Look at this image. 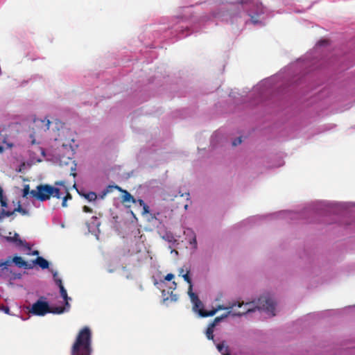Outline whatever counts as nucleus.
Listing matches in <instances>:
<instances>
[{"instance_id":"nucleus-1","label":"nucleus","mask_w":355,"mask_h":355,"mask_svg":"<svg viewBox=\"0 0 355 355\" xmlns=\"http://www.w3.org/2000/svg\"><path fill=\"white\" fill-rule=\"evenodd\" d=\"M243 304L240 309L241 311H236V308L232 311V316H241L250 312H254L256 309L259 311H263L267 313L270 316L272 317L275 315V303L272 299L268 296H261L257 301H252L250 302L244 303L243 302H240Z\"/></svg>"},{"instance_id":"nucleus-2","label":"nucleus","mask_w":355,"mask_h":355,"mask_svg":"<svg viewBox=\"0 0 355 355\" xmlns=\"http://www.w3.org/2000/svg\"><path fill=\"white\" fill-rule=\"evenodd\" d=\"M92 331L88 327L81 329L71 345L70 355H92Z\"/></svg>"},{"instance_id":"nucleus-3","label":"nucleus","mask_w":355,"mask_h":355,"mask_svg":"<svg viewBox=\"0 0 355 355\" xmlns=\"http://www.w3.org/2000/svg\"><path fill=\"white\" fill-rule=\"evenodd\" d=\"M241 3L246 9L248 16L251 18L252 23L257 24L259 21L257 17L264 12V8L261 3L258 0H241Z\"/></svg>"},{"instance_id":"nucleus-4","label":"nucleus","mask_w":355,"mask_h":355,"mask_svg":"<svg viewBox=\"0 0 355 355\" xmlns=\"http://www.w3.org/2000/svg\"><path fill=\"white\" fill-rule=\"evenodd\" d=\"M242 305H243V304H241L239 301H237V302H230L227 306L218 305L216 309H214L209 311H205L203 309V305L196 309H193V311L195 312H198V314L201 317H209V316L214 315L216 314V313L219 310H226L227 312L229 311H233L234 308H236V307L241 308L242 306Z\"/></svg>"},{"instance_id":"nucleus-5","label":"nucleus","mask_w":355,"mask_h":355,"mask_svg":"<svg viewBox=\"0 0 355 355\" xmlns=\"http://www.w3.org/2000/svg\"><path fill=\"white\" fill-rule=\"evenodd\" d=\"M53 186L49 184H40L37 186L36 189L31 190V196L44 202L50 199L52 196Z\"/></svg>"},{"instance_id":"nucleus-6","label":"nucleus","mask_w":355,"mask_h":355,"mask_svg":"<svg viewBox=\"0 0 355 355\" xmlns=\"http://www.w3.org/2000/svg\"><path fill=\"white\" fill-rule=\"evenodd\" d=\"M182 277L189 284L188 288V295L190 297L191 301L193 303V309H196L200 306H202V303L199 299L198 296L193 292V285L191 282V279L189 277V271L187 270V272L182 275Z\"/></svg>"},{"instance_id":"nucleus-7","label":"nucleus","mask_w":355,"mask_h":355,"mask_svg":"<svg viewBox=\"0 0 355 355\" xmlns=\"http://www.w3.org/2000/svg\"><path fill=\"white\" fill-rule=\"evenodd\" d=\"M29 312L35 315L43 316L50 312V306L47 302L38 300L32 305Z\"/></svg>"},{"instance_id":"nucleus-8","label":"nucleus","mask_w":355,"mask_h":355,"mask_svg":"<svg viewBox=\"0 0 355 355\" xmlns=\"http://www.w3.org/2000/svg\"><path fill=\"white\" fill-rule=\"evenodd\" d=\"M114 187L122 193L121 202L125 207H130V203L137 202V200L128 191L122 189L117 185Z\"/></svg>"},{"instance_id":"nucleus-9","label":"nucleus","mask_w":355,"mask_h":355,"mask_svg":"<svg viewBox=\"0 0 355 355\" xmlns=\"http://www.w3.org/2000/svg\"><path fill=\"white\" fill-rule=\"evenodd\" d=\"M17 207L13 209V211H10V210H6L3 209L2 214L5 216H12L15 212H19L23 216H27L29 214V212L26 209H24L21 207L20 201L17 200L16 202Z\"/></svg>"},{"instance_id":"nucleus-10","label":"nucleus","mask_w":355,"mask_h":355,"mask_svg":"<svg viewBox=\"0 0 355 355\" xmlns=\"http://www.w3.org/2000/svg\"><path fill=\"white\" fill-rule=\"evenodd\" d=\"M6 239L8 242L14 243L16 246H24L27 250H30L31 247L28 245L26 241H22L17 233H15L13 236H7Z\"/></svg>"},{"instance_id":"nucleus-11","label":"nucleus","mask_w":355,"mask_h":355,"mask_svg":"<svg viewBox=\"0 0 355 355\" xmlns=\"http://www.w3.org/2000/svg\"><path fill=\"white\" fill-rule=\"evenodd\" d=\"M12 261L18 268H23L25 269H31L33 268V263H28L27 261H24L21 257L19 256L13 257Z\"/></svg>"},{"instance_id":"nucleus-12","label":"nucleus","mask_w":355,"mask_h":355,"mask_svg":"<svg viewBox=\"0 0 355 355\" xmlns=\"http://www.w3.org/2000/svg\"><path fill=\"white\" fill-rule=\"evenodd\" d=\"M55 284L58 286V287L60 288V293L61 296L62 297V298L64 300L65 306H67L68 308H69L70 305L69 303V300H70L71 298L68 296L67 290L64 288V287L62 284V280L61 279H55Z\"/></svg>"},{"instance_id":"nucleus-13","label":"nucleus","mask_w":355,"mask_h":355,"mask_svg":"<svg viewBox=\"0 0 355 355\" xmlns=\"http://www.w3.org/2000/svg\"><path fill=\"white\" fill-rule=\"evenodd\" d=\"M34 123L36 127H38L41 130L46 132L49 129L51 121L49 119L44 120H34Z\"/></svg>"},{"instance_id":"nucleus-14","label":"nucleus","mask_w":355,"mask_h":355,"mask_svg":"<svg viewBox=\"0 0 355 355\" xmlns=\"http://www.w3.org/2000/svg\"><path fill=\"white\" fill-rule=\"evenodd\" d=\"M33 266L35 264L38 265L42 269H46L49 268V263L48 261L44 259L42 257H38L35 261L32 263Z\"/></svg>"},{"instance_id":"nucleus-15","label":"nucleus","mask_w":355,"mask_h":355,"mask_svg":"<svg viewBox=\"0 0 355 355\" xmlns=\"http://www.w3.org/2000/svg\"><path fill=\"white\" fill-rule=\"evenodd\" d=\"M232 314V311H229L227 312H226L225 313L223 314L221 316H219V317H216L214 318V320H213V322L211 323H210L209 324L213 327H215L216 325L221 322L224 318H226L227 316L230 315Z\"/></svg>"},{"instance_id":"nucleus-16","label":"nucleus","mask_w":355,"mask_h":355,"mask_svg":"<svg viewBox=\"0 0 355 355\" xmlns=\"http://www.w3.org/2000/svg\"><path fill=\"white\" fill-rule=\"evenodd\" d=\"M12 263H14L13 261H12V257H8L5 261L1 260L0 261V267L1 268V270L2 271L8 270V266H10L12 265Z\"/></svg>"},{"instance_id":"nucleus-17","label":"nucleus","mask_w":355,"mask_h":355,"mask_svg":"<svg viewBox=\"0 0 355 355\" xmlns=\"http://www.w3.org/2000/svg\"><path fill=\"white\" fill-rule=\"evenodd\" d=\"M69 308L67 306H57V307H50V312L53 314H61L63 313L65 311H68Z\"/></svg>"},{"instance_id":"nucleus-18","label":"nucleus","mask_w":355,"mask_h":355,"mask_svg":"<svg viewBox=\"0 0 355 355\" xmlns=\"http://www.w3.org/2000/svg\"><path fill=\"white\" fill-rule=\"evenodd\" d=\"M214 327H213L210 324H209V326L206 330V332H205L207 339L214 340Z\"/></svg>"},{"instance_id":"nucleus-19","label":"nucleus","mask_w":355,"mask_h":355,"mask_svg":"<svg viewBox=\"0 0 355 355\" xmlns=\"http://www.w3.org/2000/svg\"><path fill=\"white\" fill-rule=\"evenodd\" d=\"M83 196L89 201H94L97 198V195L95 192L90 191L87 193L83 194Z\"/></svg>"},{"instance_id":"nucleus-20","label":"nucleus","mask_w":355,"mask_h":355,"mask_svg":"<svg viewBox=\"0 0 355 355\" xmlns=\"http://www.w3.org/2000/svg\"><path fill=\"white\" fill-rule=\"evenodd\" d=\"M30 191V186L28 184H25L24 186L23 190H22V196L24 198H27L28 194H31Z\"/></svg>"},{"instance_id":"nucleus-21","label":"nucleus","mask_w":355,"mask_h":355,"mask_svg":"<svg viewBox=\"0 0 355 355\" xmlns=\"http://www.w3.org/2000/svg\"><path fill=\"white\" fill-rule=\"evenodd\" d=\"M51 196L55 197L57 198H60L61 196H60V189L53 187V191H52V196Z\"/></svg>"},{"instance_id":"nucleus-22","label":"nucleus","mask_w":355,"mask_h":355,"mask_svg":"<svg viewBox=\"0 0 355 355\" xmlns=\"http://www.w3.org/2000/svg\"><path fill=\"white\" fill-rule=\"evenodd\" d=\"M0 203L1 207L3 208H6L8 207L6 199L3 198V195L0 197Z\"/></svg>"},{"instance_id":"nucleus-23","label":"nucleus","mask_w":355,"mask_h":355,"mask_svg":"<svg viewBox=\"0 0 355 355\" xmlns=\"http://www.w3.org/2000/svg\"><path fill=\"white\" fill-rule=\"evenodd\" d=\"M0 311H3L6 314H10V308L8 306H0Z\"/></svg>"},{"instance_id":"nucleus-24","label":"nucleus","mask_w":355,"mask_h":355,"mask_svg":"<svg viewBox=\"0 0 355 355\" xmlns=\"http://www.w3.org/2000/svg\"><path fill=\"white\" fill-rule=\"evenodd\" d=\"M241 142H242L241 137H238V138H236V139H234V140L233 141V142H232V145H233L234 146H238V145L241 144Z\"/></svg>"},{"instance_id":"nucleus-25","label":"nucleus","mask_w":355,"mask_h":355,"mask_svg":"<svg viewBox=\"0 0 355 355\" xmlns=\"http://www.w3.org/2000/svg\"><path fill=\"white\" fill-rule=\"evenodd\" d=\"M173 277H174L173 274H172V273H168V274H167V275L165 276L164 279H165L166 281H168V282H169V281L172 280V279H173Z\"/></svg>"},{"instance_id":"nucleus-26","label":"nucleus","mask_w":355,"mask_h":355,"mask_svg":"<svg viewBox=\"0 0 355 355\" xmlns=\"http://www.w3.org/2000/svg\"><path fill=\"white\" fill-rule=\"evenodd\" d=\"M142 207H143V214H144L149 213V207L146 204H145Z\"/></svg>"},{"instance_id":"nucleus-27","label":"nucleus","mask_w":355,"mask_h":355,"mask_svg":"<svg viewBox=\"0 0 355 355\" xmlns=\"http://www.w3.org/2000/svg\"><path fill=\"white\" fill-rule=\"evenodd\" d=\"M83 209V211L86 212V213H92L93 211L92 209L87 206H84Z\"/></svg>"},{"instance_id":"nucleus-28","label":"nucleus","mask_w":355,"mask_h":355,"mask_svg":"<svg viewBox=\"0 0 355 355\" xmlns=\"http://www.w3.org/2000/svg\"><path fill=\"white\" fill-rule=\"evenodd\" d=\"M217 349L222 353L223 349L224 348V344L223 343H219L216 345Z\"/></svg>"},{"instance_id":"nucleus-29","label":"nucleus","mask_w":355,"mask_h":355,"mask_svg":"<svg viewBox=\"0 0 355 355\" xmlns=\"http://www.w3.org/2000/svg\"><path fill=\"white\" fill-rule=\"evenodd\" d=\"M171 301H176L178 300V295L176 294H173V292H171Z\"/></svg>"},{"instance_id":"nucleus-30","label":"nucleus","mask_w":355,"mask_h":355,"mask_svg":"<svg viewBox=\"0 0 355 355\" xmlns=\"http://www.w3.org/2000/svg\"><path fill=\"white\" fill-rule=\"evenodd\" d=\"M63 198H64L65 200H71L72 198V196L68 191H67V194Z\"/></svg>"},{"instance_id":"nucleus-31","label":"nucleus","mask_w":355,"mask_h":355,"mask_svg":"<svg viewBox=\"0 0 355 355\" xmlns=\"http://www.w3.org/2000/svg\"><path fill=\"white\" fill-rule=\"evenodd\" d=\"M179 193H180V196L181 197H183V196L185 195V196H187V200H189V193H187V192H185V193H181V192L180 191V192H179Z\"/></svg>"},{"instance_id":"nucleus-32","label":"nucleus","mask_w":355,"mask_h":355,"mask_svg":"<svg viewBox=\"0 0 355 355\" xmlns=\"http://www.w3.org/2000/svg\"><path fill=\"white\" fill-rule=\"evenodd\" d=\"M137 202H139V204L141 205V206H143L146 203L144 202V201L141 199H139L137 200Z\"/></svg>"},{"instance_id":"nucleus-33","label":"nucleus","mask_w":355,"mask_h":355,"mask_svg":"<svg viewBox=\"0 0 355 355\" xmlns=\"http://www.w3.org/2000/svg\"><path fill=\"white\" fill-rule=\"evenodd\" d=\"M67 200H65V199H64V198H63V199H62V206L63 207H66L67 206Z\"/></svg>"},{"instance_id":"nucleus-34","label":"nucleus","mask_w":355,"mask_h":355,"mask_svg":"<svg viewBox=\"0 0 355 355\" xmlns=\"http://www.w3.org/2000/svg\"><path fill=\"white\" fill-rule=\"evenodd\" d=\"M53 278H54L55 281V279H60V278H58V272H54L53 273Z\"/></svg>"},{"instance_id":"nucleus-35","label":"nucleus","mask_w":355,"mask_h":355,"mask_svg":"<svg viewBox=\"0 0 355 355\" xmlns=\"http://www.w3.org/2000/svg\"><path fill=\"white\" fill-rule=\"evenodd\" d=\"M31 254H32V255H38V254H39V251H37V250H34V251H33V252L31 253Z\"/></svg>"},{"instance_id":"nucleus-36","label":"nucleus","mask_w":355,"mask_h":355,"mask_svg":"<svg viewBox=\"0 0 355 355\" xmlns=\"http://www.w3.org/2000/svg\"><path fill=\"white\" fill-rule=\"evenodd\" d=\"M172 284H173V289H175V288H176V286H177V284H176V282H173V283H172Z\"/></svg>"},{"instance_id":"nucleus-37","label":"nucleus","mask_w":355,"mask_h":355,"mask_svg":"<svg viewBox=\"0 0 355 355\" xmlns=\"http://www.w3.org/2000/svg\"><path fill=\"white\" fill-rule=\"evenodd\" d=\"M183 272H184V269H183V268H180V275H183V274H182Z\"/></svg>"},{"instance_id":"nucleus-38","label":"nucleus","mask_w":355,"mask_h":355,"mask_svg":"<svg viewBox=\"0 0 355 355\" xmlns=\"http://www.w3.org/2000/svg\"><path fill=\"white\" fill-rule=\"evenodd\" d=\"M35 143V139H33L32 141H31V144H34Z\"/></svg>"},{"instance_id":"nucleus-39","label":"nucleus","mask_w":355,"mask_h":355,"mask_svg":"<svg viewBox=\"0 0 355 355\" xmlns=\"http://www.w3.org/2000/svg\"><path fill=\"white\" fill-rule=\"evenodd\" d=\"M2 151H3V147L0 146V152H2Z\"/></svg>"},{"instance_id":"nucleus-40","label":"nucleus","mask_w":355,"mask_h":355,"mask_svg":"<svg viewBox=\"0 0 355 355\" xmlns=\"http://www.w3.org/2000/svg\"><path fill=\"white\" fill-rule=\"evenodd\" d=\"M56 184L62 185V182H56Z\"/></svg>"},{"instance_id":"nucleus-41","label":"nucleus","mask_w":355,"mask_h":355,"mask_svg":"<svg viewBox=\"0 0 355 355\" xmlns=\"http://www.w3.org/2000/svg\"><path fill=\"white\" fill-rule=\"evenodd\" d=\"M71 175H72L73 176H76V173H72Z\"/></svg>"},{"instance_id":"nucleus-42","label":"nucleus","mask_w":355,"mask_h":355,"mask_svg":"<svg viewBox=\"0 0 355 355\" xmlns=\"http://www.w3.org/2000/svg\"><path fill=\"white\" fill-rule=\"evenodd\" d=\"M193 243H194L195 244H196V239H193Z\"/></svg>"},{"instance_id":"nucleus-43","label":"nucleus","mask_w":355,"mask_h":355,"mask_svg":"<svg viewBox=\"0 0 355 355\" xmlns=\"http://www.w3.org/2000/svg\"><path fill=\"white\" fill-rule=\"evenodd\" d=\"M223 355H230V353L227 352L226 354H223Z\"/></svg>"},{"instance_id":"nucleus-44","label":"nucleus","mask_w":355,"mask_h":355,"mask_svg":"<svg viewBox=\"0 0 355 355\" xmlns=\"http://www.w3.org/2000/svg\"><path fill=\"white\" fill-rule=\"evenodd\" d=\"M187 207H188V205H186L184 206L185 209H187Z\"/></svg>"}]
</instances>
